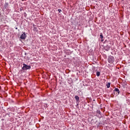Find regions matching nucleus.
I'll return each mask as SVG.
<instances>
[{
	"label": "nucleus",
	"mask_w": 130,
	"mask_h": 130,
	"mask_svg": "<svg viewBox=\"0 0 130 130\" xmlns=\"http://www.w3.org/2000/svg\"><path fill=\"white\" fill-rule=\"evenodd\" d=\"M115 60V59L114 58V57L112 56H109V58L108 59V61L109 63H113Z\"/></svg>",
	"instance_id": "obj_1"
},
{
	"label": "nucleus",
	"mask_w": 130,
	"mask_h": 130,
	"mask_svg": "<svg viewBox=\"0 0 130 130\" xmlns=\"http://www.w3.org/2000/svg\"><path fill=\"white\" fill-rule=\"evenodd\" d=\"M23 67L22 68V70L23 71H25L26 70H30L31 69V66H28L25 63L23 64Z\"/></svg>",
	"instance_id": "obj_2"
},
{
	"label": "nucleus",
	"mask_w": 130,
	"mask_h": 130,
	"mask_svg": "<svg viewBox=\"0 0 130 130\" xmlns=\"http://www.w3.org/2000/svg\"><path fill=\"white\" fill-rule=\"evenodd\" d=\"M113 94L114 95H119V89L117 88H116L114 90Z\"/></svg>",
	"instance_id": "obj_3"
},
{
	"label": "nucleus",
	"mask_w": 130,
	"mask_h": 130,
	"mask_svg": "<svg viewBox=\"0 0 130 130\" xmlns=\"http://www.w3.org/2000/svg\"><path fill=\"white\" fill-rule=\"evenodd\" d=\"M26 37H27V35H26V34L25 32H23L20 36V39L22 40H25L26 39Z\"/></svg>",
	"instance_id": "obj_4"
},
{
	"label": "nucleus",
	"mask_w": 130,
	"mask_h": 130,
	"mask_svg": "<svg viewBox=\"0 0 130 130\" xmlns=\"http://www.w3.org/2000/svg\"><path fill=\"white\" fill-rule=\"evenodd\" d=\"M75 99H76V101L78 102V101H79V100H80V98L78 95H75Z\"/></svg>",
	"instance_id": "obj_5"
},
{
	"label": "nucleus",
	"mask_w": 130,
	"mask_h": 130,
	"mask_svg": "<svg viewBox=\"0 0 130 130\" xmlns=\"http://www.w3.org/2000/svg\"><path fill=\"white\" fill-rule=\"evenodd\" d=\"M100 38H101V39H103V38H104V37H103V35L102 34V33H101L100 35Z\"/></svg>",
	"instance_id": "obj_6"
},
{
	"label": "nucleus",
	"mask_w": 130,
	"mask_h": 130,
	"mask_svg": "<svg viewBox=\"0 0 130 130\" xmlns=\"http://www.w3.org/2000/svg\"><path fill=\"white\" fill-rule=\"evenodd\" d=\"M107 88H110V83H108L107 84Z\"/></svg>",
	"instance_id": "obj_7"
},
{
	"label": "nucleus",
	"mask_w": 130,
	"mask_h": 130,
	"mask_svg": "<svg viewBox=\"0 0 130 130\" xmlns=\"http://www.w3.org/2000/svg\"><path fill=\"white\" fill-rule=\"evenodd\" d=\"M96 76H97V77H99L100 76V72H96Z\"/></svg>",
	"instance_id": "obj_8"
},
{
	"label": "nucleus",
	"mask_w": 130,
	"mask_h": 130,
	"mask_svg": "<svg viewBox=\"0 0 130 130\" xmlns=\"http://www.w3.org/2000/svg\"><path fill=\"white\" fill-rule=\"evenodd\" d=\"M58 12H59V13H60V12H61V9H58Z\"/></svg>",
	"instance_id": "obj_9"
},
{
	"label": "nucleus",
	"mask_w": 130,
	"mask_h": 130,
	"mask_svg": "<svg viewBox=\"0 0 130 130\" xmlns=\"http://www.w3.org/2000/svg\"><path fill=\"white\" fill-rule=\"evenodd\" d=\"M103 41H104V40H103V39H102L101 42H103Z\"/></svg>",
	"instance_id": "obj_10"
},
{
	"label": "nucleus",
	"mask_w": 130,
	"mask_h": 130,
	"mask_svg": "<svg viewBox=\"0 0 130 130\" xmlns=\"http://www.w3.org/2000/svg\"><path fill=\"white\" fill-rule=\"evenodd\" d=\"M2 15V13L0 12V17H1V15Z\"/></svg>",
	"instance_id": "obj_11"
},
{
	"label": "nucleus",
	"mask_w": 130,
	"mask_h": 130,
	"mask_svg": "<svg viewBox=\"0 0 130 130\" xmlns=\"http://www.w3.org/2000/svg\"><path fill=\"white\" fill-rule=\"evenodd\" d=\"M99 113H100V111H99Z\"/></svg>",
	"instance_id": "obj_12"
}]
</instances>
